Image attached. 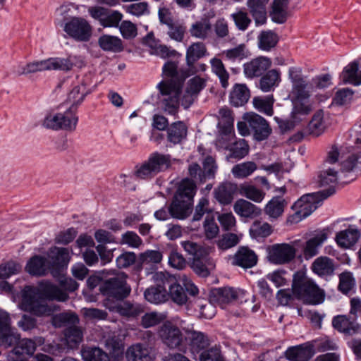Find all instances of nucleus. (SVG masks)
Instances as JSON below:
<instances>
[{
    "instance_id": "obj_1",
    "label": "nucleus",
    "mask_w": 361,
    "mask_h": 361,
    "mask_svg": "<svg viewBox=\"0 0 361 361\" xmlns=\"http://www.w3.org/2000/svg\"><path fill=\"white\" fill-rule=\"evenodd\" d=\"M39 295L49 300H56L64 302L68 298V294L58 286L49 281H42L38 287L25 286L21 293V302L20 308L30 312L37 316L50 315L58 310V307L54 305H47L41 300Z\"/></svg>"
},
{
    "instance_id": "obj_2",
    "label": "nucleus",
    "mask_w": 361,
    "mask_h": 361,
    "mask_svg": "<svg viewBox=\"0 0 361 361\" xmlns=\"http://www.w3.org/2000/svg\"><path fill=\"white\" fill-rule=\"evenodd\" d=\"M288 78L292 84L288 96L293 104V117L298 121L305 119L314 109L311 99L314 92L312 85L303 75L300 67H290L288 69Z\"/></svg>"
},
{
    "instance_id": "obj_3",
    "label": "nucleus",
    "mask_w": 361,
    "mask_h": 361,
    "mask_svg": "<svg viewBox=\"0 0 361 361\" xmlns=\"http://www.w3.org/2000/svg\"><path fill=\"white\" fill-rule=\"evenodd\" d=\"M157 87L160 92L159 99L161 107L170 114H174L177 111L180 102L185 109H187L197 97L186 88L180 94V85L173 82L161 81Z\"/></svg>"
},
{
    "instance_id": "obj_4",
    "label": "nucleus",
    "mask_w": 361,
    "mask_h": 361,
    "mask_svg": "<svg viewBox=\"0 0 361 361\" xmlns=\"http://www.w3.org/2000/svg\"><path fill=\"white\" fill-rule=\"evenodd\" d=\"M100 290L106 296L104 305L111 311H114L118 307V302L128 297L131 291L126 282V275L123 272L118 273L107 279L100 287Z\"/></svg>"
},
{
    "instance_id": "obj_5",
    "label": "nucleus",
    "mask_w": 361,
    "mask_h": 361,
    "mask_svg": "<svg viewBox=\"0 0 361 361\" xmlns=\"http://www.w3.org/2000/svg\"><path fill=\"white\" fill-rule=\"evenodd\" d=\"M334 192L335 189L331 185L326 190L302 196L292 206L295 212L288 217V221L292 224L300 222L310 215L324 200Z\"/></svg>"
},
{
    "instance_id": "obj_6",
    "label": "nucleus",
    "mask_w": 361,
    "mask_h": 361,
    "mask_svg": "<svg viewBox=\"0 0 361 361\" xmlns=\"http://www.w3.org/2000/svg\"><path fill=\"white\" fill-rule=\"evenodd\" d=\"M293 293L295 298L307 304L317 305L322 303L324 299L323 291L301 271L293 275Z\"/></svg>"
},
{
    "instance_id": "obj_7",
    "label": "nucleus",
    "mask_w": 361,
    "mask_h": 361,
    "mask_svg": "<svg viewBox=\"0 0 361 361\" xmlns=\"http://www.w3.org/2000/svg\"><path fill=\"white\" fill-rule=\"evenodd\" d=\"M78 121V117L73 107H68L64 112L53 111L47 114L42 125L47 129L73 132L76 129Z\"/></svg>"
},
{
    "instance_id": "obj_8",
    "label": "nucleus",
    "mask_w": 361,
    "mask_h": 361,
    "mask_svg": "<svg viewBox=\"0 0 361 361\" xmlns=\"http://www.w3.org/2000/svg\"><path fill=\"white\" fill-rule=\"evenodd\" d=\"M171 165L169 154L154 152L135 171V176L140 179H149L160 172L167 170Z\"/></svg>"
},
{
    "instance_id": "obj_9",
    "label": "nucleus",
    "mask_w": 361,
    "mask_h": 361,
    "mask_svg": "<svg viewBox=\"0 0 361 361\" xmlns=\"http://www.w3.org/2000/svg\"><path fill=\"white\" fill-rule=\"evenodd\" d=\"M357 147L361 150V137L357 139ZM346 147L343 146L338 147L337 145H332L327 152L325 159V164H334L341 161V170L343 172H349L353 170L361 159V154H352L345 157Z\"/></svg>"
},
{
    "instance_id": "obj_10",
    "label": "nucleus",
    "mask_w": 361,
    "mask_h": 361,
    "mask_svg": "<svg viewBox=\"0 0 361 361\" xmlns=\"http://www.w3.org/2000/svg\"><path fill=\"white\" fill-rule=\"evenodd\" d=\"M300 240L289 243H276L267 249L268 260L276 265L288 264L291 262L296 255L295 247L298 245Z\"/></svg>"
},
{
    "instance_id": "obj_11",
    "label": "nucleus",
    "mask_w": 361,
    "mask_h": 361,
    "mask_svg": "<svg viewBox=\"0 0 361 361\" xmlns=\"http://www.w3.org/2000/svg\"><path fill=\"white\" fill-rule=\"evenodd\" d=\"M64 32L78 42H87L92 35L90 23L81 17H73L63 25Z\"/></svg>"
},
{
    "instance_id": "obj_12",
    "label": "nucleus",
    "mask_w": 361,
    "mask_h": 361,
    "mask_svg": "<svg viewBox=\"0 0 361 361\" xmlns=\"http://www.w3.org/2000/svg\"><path fill=\"white\" fill-rule=\"evenodd\" d=\"M154 281L162 282L163 285L169 286L168 298L169 297L178 305H183L188 300L187 295L183 288L177 283L176 277L169 273L159 271L153 274Z\"/></svg>"
},
{
    "instance_id": "obj_13",
    "label": "nucleus",
    "mask_w": 361,
    "mask_h": 361,
    "mask_svg": "<svg viewBox=\"0 0 361 361\" xmlns=\"http://www.w3.org/2000/svg\"><path fill=\"white\" fill-rule=\"evenodd\" d=\"M159 338L170 349L179 348L183 342V335L180 329L171 322H165L159 329Z\"/></svg>"
},
{
    "instance_id": "obj_14",
    "label": "nucleus",
    "mask_w": 361,
    "mask_h": 361,
    "mask_svg": "<svg viewBox=\"0 0 361 361\" xmlns=\"http://www.w3.org/2000/svg\"><path fill=\"white\" fill-rule=\"evenodd\" d=\"M47 260L51 268V274L55 276L61 269L68 265L70 260L68 250L65 247H52L47 252Z\"/></svg>"
},
{
    "instance_id": "obj_15",
    "label": "nucleus",
    "mask_w": 361,
    "mask_h": 361,
    "mask_svg": "<svg viewBox=\"0 0 361 361\" xmlns=\"http://www.w3.org/2000/svg\"><path fill=\"white\" fill-rule=\"evenodd\" d=\"M19 340V334L11 328L8 314L0 310V345L8 348L16 344Z\"/></svg>"
},
{
    "instance_id": "obj_16",
    "label": "nucleus",
    "mask_w": 361,
    "mask_h": 361,
    "mask_svg": "<svg viewBox=\"0 0 361 361\" xmlns=\"http://www.w3.org/2000/svg\"><path fill=\"white\" fill-rule=\"evenodd\" d=\"M249 127L254 133V137L259 141L267 139L271 133V128L268 122L261 116L255 113L247 114L243 116Z\"/></svg>"
},
{
    "instance_id": "obj_17",
    "label": "nucleus",
    "mask_w": 361,
    "mask_h": 361,
    "mask_svg": "<svg viewBox=\"0 0 361 361\" xmlns=\"http://www.w3.org/2000/svg\"><path fill=\"white\" fill-rule=\"evenodd\" d=\"M329 238L327 229L315 231L306 241L303 248V257L308 260L319 253V247Z\"/></svg>"
},
{
    "instance_id": "obj_18",
    "label": "nucleus",
    "mask_w": 361,
    "mask_h": 361,
    "mask_svg": "<svg viewBox=\"0 0 361 361\" xmlns=\"http://www.w3.org/2000/svg\"><path fill=\"white\" fill-rule=\"evenodd\" d=\"M271 66V61L266 56H259L244 63L243 73L246 78L252 79L262 75Z\"/></svg>"
},
{
    "instance_id": "obj_19",
    "label": "nucleus",
    "mask_w": 361,
    "mask_h": 361,
    "mask_svg": "<svg viewBox=\"0 0 361 361\" xmlns=\"http://www.w3.org/2000/svg\"><path fill=\"white\" fill-rule=\"evenodd\" d=\"M49 71H61L68 72L76 66L79 68L85 66L84 61L79 56H68L66 58H49Z\"/></svg>"
},
{
    "instance_id": "obj_20",
    "label": "nucleus",
    "mask_w": 361,
    "mask_h": 361,
    "mask_svg": "<svg viewBox=\"0 0 361 361\" xmlns=\"http://www.w3.org/2000/svg\"><path fill=\"white\" fill-rule=\"evenodd\" d=\"M269 0H247L246 6L257 26L266 23L267 4Z\"/></svg>"
},
{
    "instance_id": "obj_21",
    "label": "nucleus",
    "mask_w": 361,
    "mask_h": 361,
    "mask_svg": "<svg viewBox=\"0 0 361 361\" xmlns=\"http://www.w3.org/2000/svg\"><path fill=\"white\" fill-rule=\"evenodd\" d=\"M92 92L87 81L82 80L80 83L73 87L68 96V102L71 104L69 107H73L74 112H76L78 106L84 100L85 97Z\"/></svg>"
},
{
    "instance_id": "obj_22",
    "label": "nucleus",
    "mask_w": 361,
    "mask_h": 361,
    "mask_svg": "<svg viewBox=\"0 0 361 361\" xmlns=\"http://www.w3.org/2000/svg\"><path fill=\"white\" fill-rule=\"evenodd\" d=\"M192 204L193 202L174 196L169 207L170 215L175 219H184L190 214Z\"/></svg>"
},
{
    "instance_id": "obj_23",
    "label": "nucleus",
    "mask_w": 361,
    "mask_h": 361,
    "mask_svg": "<svg viewBox=\"0 0 361 361\" xmlns=\"http://www.w3.org/2000/svg\"><path fill=\"white\" fill-rule=\"evenodd\" d=\"M360 63L361 60H355L343 68L341 74V78L344 83L356 86L361 85Z\"/></svg>"
},
{
    "instance_id": "obj_24",
    "label": "nucleus",
    "mask_w": 361,
    "mask_h": 361,
    "mask_svg": "<svg viewBox=\"0 0 361 361\" xmlns=\"http://www.w3.org/2000/svg\"><path fill=\"white\" fill-rule=\"evenodd\" d=\"M257 257L254 251L246 247H241L236 252L233 259V264L243 268H251L256 265Z\"/></svg>"
},
{
    "instance_id": "obj_25",
    "label": "nucleus",
    "mask_w": 361,
    "mask_h": 361,
    "mask_svg": "<svg viewBox=\"0 0 361 361\" xmlns=\"http://www.w3.org/2000/svg\"><path fill=\"white\" fill-rule=\"evenodd\" d=\"M156 286H150L144 292V297L147 301L153 304H161L168 300V293L165 288L166 285L162 282L154 281Z\"/></svg>"
},
{
    "instance_id": "obj_26",
    "label": "nucleus",
    "mask_w": 361,
    "mask_h": 361,
    "mask_svg": "<svg viewBox=\"0 0 361 361\" xmlns=\"http://www.w3.org/2000/svg\"><path fill=\"white\" fill-rule=\"evenodd\" d=\"M360 236L359 230L350 226L347 229L336 233V241L341 247L349 248L357 242Z\"/></svg>"
},
{
    "instance_id": "obj_27",
    "label": "nucleus",
    "mask_w": 361,
    "mask_h": 361,
    "mask_svg": "<svg viewBox=\"0 0 361 361\" xmlns=\"http://www.w3.org/2000/svg\"><path fill=\"white\" fill-rule=\"evenodd\" d=\"M25 269L33 276H44L49 271L51 272V268L47 259L38 255L32 257L27 262Z\"/></svg>"
},
{
    "instance_id": "obj_28",
    "label": "nucleus",
    "mask_w": 361,
    "mask_h": 361,
    "mask_svg": "<svg viewBox=\"0 0 361 361\" xmlns=\"http://www.w3.org/2000/svg\"><path fill=\"white\" fill-rule=\"evenodd\" d=\"M329 122L327 116L323 110H317L308 124V130L311 135L319 136L328 128Z\"/></svg>"
},
{
    "instance_id": "obj_29",
    "label": "nucleus",
    "mask_w": 361,
    "mask_h": 361,
    "mask_svg": "<svg viewBox=\"0 0 361 361\" xmlns=\"http://www.w3.org/2000/svg\"><path fill=\"white\" fill-rule=\"evenodd\" d=\"M311 269L321 277L331 276L334 272V261L327 257H319L312 264Z\"/></svg>"
},
{
    "instance_id": "obj_30",
    "label": "nucleus",
    "mask_w": 361,
    "mask_h": 361,
    "mask_svg": "<svg viewBox=\"0 0 361 361\" xmlns=\"http://www.w3.org/2000/svg\"><path fill=\"white\" fill-rule=\"evenodd\" d=\"M126 358L127 361H152L148 348L140 343L128 348Z\"/></svg>"
},
{
    "instance_id": "obj_31",
    "label": "nucleus",
    "mask_w": 361,
    "mask_h": 361,
    "mask_svg": "<svg viewBox=\"0 0 361 361\" xmlns=\"http://www.w3.org/2000/svg\"><path fill=\"white\" fill-rule=\"evenodd\" d=\"M287 205L286 201L281 197H274L266 204L264 212L271 220H275L281 216Z\"/></svg>"
},
{
    "instance_id": "obj_32",
    "label": "nucleus",
    "mask_w": 361,
    "mask_h": 361,
    "mask_svg": "<svg viewBox=\"0 0 361 361\" xmlns=\"http://www.w3.org/2000/svg\"><path fill=\"white\" fill-rule=\"evenodd\" d=\"M233 210L238 215L245 218H254L261 214L259 207L244 199H239L235 202Z\"/></svg>"
},
{
    "instance_id": "obj_33",
    "label": "nucleus",
    "mask_w": 361,
    "mask_h": 361,
    "mask_svg": "<svg viewBox=\"0 0 361 361\" xmlns=\"http://www.w3.org/2000/svg\"><path fill=\"white\" fill-rule=\"evenodd\" d=\"M332 325L338 331L346 335H353L356 334L360 326L354 321H350L346 316L338 315L332 320Z\"/></svg>"
},
{
    "instance_id": "obj_34",
    "label": "nucleus",
    "mask_w": 361,
    "mask_h": 361,
    "mask_svg": "<svg viewBox=\"0 0 361 361\" xmlns=\"http://www.w3.org/2000/svg\"><path fill=\"white\" fill-rule=\"evenodd\" d=\"M281 81V73L276 69H271L264 74L259 81L258 87L264 92L272 91Z\"/></svg>"
},
{
    "instance_id": "obj_35",
    "label": "nucleus",
    "mask_w": 361,
    "mask_h": 361,
    "mask_svg": "<svg viewBox=\"0 0 361 361\" xmlns=\"http://www.w3.org/2000/svg\"><path fill=\"white\" fill-rule=\"evenodd\" d=\"M237 189L236 185L230 182L221 184L214 190V197L222 204H230Z\"/></svg>"
},
{
    "instance_id": "obj_36",
    "label": "nucleus",
    "mask_w": 361,
    "mask_h": 361,
    "mask_svg": "<svg viewBox=\"0 0 361 361\" xmlns=\"http://www.w3.org/2000/svg\"><path fill=\"white\" fill-rule=\"evenodd\" d=\"M186 136L187 127L183 122L178 121L173 123L167 128V139L173 145L180 143Z\"/></svg>"
},
{
    "instance_id": "obj_37",
    "label": "nucleus",
    "mask_w": 361,
    "mask_h": 361,
    "mask_svg": "<svg viewBox=\"0 0 361 361\" xmlns=\"http://www.w3.org/2000/svg\"><path fill=\"white\" fill-rule=\"evenodd\" d=\"M275 99L273 95L258 96L252 99V104L256 110L267 116L274 114V104Z\"/></svg>"
},
{
    "instance_id": "obj_38",
    "label": "nucleus",
    "mask_w": 361,
    "mask_h": 361,
    "mask_svg": "<svg viewBox=\"0 0 361 361\" xmlns=\"http://www.w3.org/2000/svg\"><path fill=\"white\" fill-rule=\"evenodd\" d=\"M250 98V90L245 85L236 84L230 94V102L235 106L245 104Z\"/></svg>"
},
{
    "instance_id": "obj_39",
    "label": "nucleus",
    "mask_w": 361,
    "mask_h": 361,
    "mask_svg": "<svg viewBox=\"0 0 361 361\" xmlns=\"http://www.w3.org/2000/svg\"><path fill=\"white\" fill-rule=\"evenodd\" d=\"M65 343L68 349H74L82 341L83 332L82 329L74 325L68 326L65 331Z\"/></svg>"
},
{
    "instance_id": "obj_40",
    "label": "nucleus",
    "mask_w": 361,
    "mask_h": 361,
    "mask_svg": "<svg viewBox=\"0 0 361 361\" xmlns=\"http://www.w3.org/2000/svg\"><path fill=\"white\" fill-rule=\"evenodd\" d=\"M196 190L197 188L194 181L189 178H185L179 183L174 196L193 202Z\"/></svg>"
},
{
    "instance_id": "obj_41",
    "label": "nucleus",
    "mask_w": 361,
    "mask_h": 361,
    "mask_svg": "<svg viewBox=\"0 0 361 361\" xmlns=\"http://www.w3.org/2000/svg\"><path fill=\"white\" fill-rule=\"evenodd\" d=\"M187 338L190 340V345L193 352L199 353L209 345L208 338L200 331H188Z\"/></svg>"
},
{
    "instance_id": "obj_42",
    "label": "nucleus",
    "mask_w": 361,
    "mask_h": 361,
    "mask_svg": "<svg viewBox=\"0 0 361 361\" xmlns=\"http://www.w3.org/2000/svg\"><path fill=\"white\" fill-rule=\"evenodd\" d=\"M288 0H274L270 16L277 23H283L287 19Z\"/></svg>"
},
{
    "instance_id": "obj_43",
    "label": "nucleus",
    "mask_w": 361,
    "mask_h": 361,
    "mask_svg": "<svg viewBox=\"0 0 361 361\" xmlns=\"http://www.w3.org/2000/svg\"><path fill=\"white\" fill-rule=\"evenodd\" d=\"M207 256L204 258H195L192 262L194 271L200 276L206 277L209 275L211 270L215 267V263Z\"/></svg>"
},
{
    "instance_id": "obj_44",
    "label": "nucleus",
    "mask_w": 361,
    "mask_h": 361,
    "mask_svg": "<svg viewBox=\"0 0 361 361\" xmlns=\"http://www.w3.org/2000/svg\"><path fill=\"white\" fill-rule=\"evenodd\" d=\"M98 43L104 51L119 52L123 50L122 41L116 36L104 35L99 38Z\"/></svg>"
},
{
    "instance_id": "obj_45",
    "label": "nucleus",
    "mask_w": 361,
    "mask_h": 361,
    "mask_svg": "<svg viewBox=\"0 0 361 361\" xmlns=\"http://www.w3.org/2000/svg\"><path fill=\"white\" fill-rule=\"evenodd\" d=\"M258 47L263 51H269L278 43V35L271 30L262 31L257 37Z\"/></svg>"
},
{
    "instance_id": "obj_46",
    "label": "nucleus",
    "mask_w": 361,
    "mask_h": 361,
    "mask_svg": "<svg viewBox=\"0 0 361 361\" xmlns=\"http://www.w3.org/2000/svg\"><path fill=\"white\" fill-rule=\"evenodd\" d=\"M212 30V25L209 20H203L197 21L191 25L189 30L190 35L195 38L205 39Z\"/></svg>"
},
{
    "instance_id": "obj_47",
    "label": "nucleus",
    "mask_w": 361,
    "mask_h": 361,
    "mask_svg": "<svg viewBox=\"0 0 361 361\" xmlns=\"http://www.w3.org/2000/svg\"><path fill=\"white\" fill-rule=\"evenodd\" d=\"M257 169V164L253 161H245L235 164L231 169L233 176L239 179L251 176Z\"/></svg>"
},
{
    "instance_id": "obj_48",
    "label": "nucleus",
    "mask_w": 361,
    "mask_h": 361,
    "mask_svg": "<svg viewBox=\"0 0 361 361\" xmlns=\"http://www.w3.org/2000/svg\"><path fill=\"white\" fill-rule=\"evenodd\" d=\"M81 355L84 361H110L108 354L96 347L83 348Z\"/></svg>"
},
{
    "instance_id": "obj_49",
    "label": "nucleus",
    "mask_w": 361,
    "mask_h": 361,
    "mask_svg": "<svg viewBox=\"0 0 361 361\" xmlns=\"http://www.w3.org/2000/svg\"><path fill=\"white\" fill-rule=\"evenodd\" d=\"M239 192L241 195L257 203L262 202L265 197V192L250 184H241Z\"/></svg>"
},
{
    "instance_id": "obj_50",
    "label": "nucleus",
    "mask_w": 361,
    "mask_h": 361,
    "mask_svg": "<svg viewBox=\"0 0 361 361\" xmlns=\"http://www.w3.org/2000/svg\"><path fill=\"white\" fill-rule=\"evenodd\" d=\"M230 152L227 159L235 158L241 159L244 158L249 152V146L244 139H240L227 147Z\"/></svg>"
},
{
    "instance_id": "obj_51",
    "label": "nucleus",
    "mask_w": 361,
    "mask_h": 361,
    "mask_svg": "<svg viewBox=\"0 0 361 361\" xmlns=\"http://www.w3.org/2000/svg\"><path fill=\"white\" fill-rule=\"evenodd\" d=\"M207 54L205 45L200 42H194L190 44L186 51V63L196 62Z\"/></svg>"
},
{
    "instance_id": "obj_52",
    "label": "nucleus",
    "mask_w": 361,
    "mask_h": 361,
    "mask_svg": "<svg viewBox=\"0 0 361 361\" xmlns=\"http://www.w3.org/2000/svg\"><path fill=\"white\" fill-rule=\"evenodd\" d=\"M79 322L78 317L73 312H63L55 314L51 318L53 326L60 328L65 326H71Z\"/></svg>"
},
{
    "instance_id": "obj_53",
    "label": "nucleus",
    "mask_w": 361,
    "mask_h": 361,
    "mask_svg": "<svg viewBox=\"0 0 361 361\" xmlns=\"http://www.w3.org/2000/svg\"><path fill=\"white\" fill-rule=\"evenodd\" d=\"M184 250L192 257V259L204 258L209 255L208 250L192 240H184L180 243Z\"/></svg>"
},
{
    "instance_id": "obj_54",
    "label": "nucleus",
    "mask_w": 361,
    "mask_h": 361,
    "mask_svg": "<svg viewBox=\"0 0 361 361\" xmlns=\"http://www.w3.org/2000/svg\"><path fill=\"white\" fill-rule=\"evenodd\" d=\"M212 72L216 74L220 80L223 87L226 88L228 85L229 74L226 70L221 60L217 58H213L210 60Z\"/></svg>"
},
{
    "instance_id": "obj_55",
    "label": "nucleus",
    "mask_w": 361,
    "mask_h": 361,
    "mask_svg": "<svg viewBox=\"0 0 361 361\" xmlns=\"http://www.w3.org/2000/svg\"><path fill=\"white\" fill-rule=\"evenodd\" d=\"M230 18L240 31H245L252 23L248 13L243 9H237L231 14Z\"/></svg>"
},
{
    "instance_id": "obj_56",
    "label": "nucleus",
    "mask_w": 361,
    "mask_h": 361,
    "mask_svg": "<svg viewBox=\"0 0 361 361\" xmlns=\"http://www.w3.org/2000/svg\"><path fill=\"white\" fill-rule=\"evenodd\" d=\"M285 356L290 361H307L310 351L302 345H298L289 348L285 352Z\"/></svg>"
},
{
    "instance_id": "obj_57",
    "label": "nucleus",
    "mask_w": 361,
    "mask_h": 361,
    "mask_svg": "<svg viewBox=\"0 0 361 361\" xmlns=\"http://www.w3.org/2000/svg\"><path fill=\"white\" fill-rule=\"evenodd\" d=\"M134 2L135 3L123 6L126 13L136 17L148 15L149 13V4L147 2L142 1Z\"/></svg>"
},
{
    "instance_id": "obj_58",
    "label": "nucleus",
    "mask_w": 361,
    "mask_h": 361,
    "mask_svg": "<svg viewBox=\"0 0 361 361\" xmlns=\"http://www.w3.org/2000/svg\"><path fill=\"white\" fill-rule=\"evenodd\" d=\"M222 56L230 61H241L247 56V50L244 44H240L233 48L224 50Z\"/></svg>"
},
{
    "instance_id": "obj_59",
    "label": "nucleus",
    "mask_w": 361,
    "mask_h": 361,
    "mask_svg": "<svg viewBox=\"0 0 361 361\" xmlns=\"http://www.w3.org/2000/svg\"><path fill=\"white\" fill-rule=\"evenodd\" d=\"M272 226L267 222L255 221L252 225L250 232L255 238H266L271 234Z\"/></svg>"
},
{
    "instance_id": "obj_60",
    "label": "nucleus",
    "mask_w": 361,
    "mask_h": 361,
    "mask_svg": "<svg viewBox=\"0 0 361 361\" xmlns=\"http://www.w3.org/2000/svg\"><path fill=\"white\" fill-rule=\"evenodd\" d=\"M215 295L221 303H229L238 297V291L231 287L220 288L215 290Z\"/></svg>"
},
{
    "instance_id": "obj_61",
    "label": "nucleus",
    "mask_w": 361,
    "mask_h": 361,
    "mask_svg": "<svg viewBox=\"0 0 361 361\" xmlns=\"http://www.w3.org/2000/svg\"><path fill=\"white\" fill-rule=\"evenodd\" d=\"M166 318V314L157 312L146 313L142 317L141 324L144 328L154 326Z\"/></svg>"
},
{
    "instance_id": "obj_62",
    "label": "nucleus",
    "mask_w": 361,
    "mask_h": 361,
    "mask_svg": "<svg viewBox=\"0 0 361 361\" xmlns=\"http://www.w3.org/2000/svg\"><path fill=\"white\" fill-rule=\"evenodd\" d=\"M128 317H136L142 312V307L139 304H132L128 302L121 304L118 302V307L114 310Z\"/></svg>"
},
{
    "instance_id": "obj_63",
    "label": "nucleus",
    "mask_w": 361,
    "mask_h": 361,
    "mask_svg": "<svg viewBox=\"0 0 361 361\" xmlns=\"http://www.w3.org/2000/svg\"><path fill=\"white\" fill-rule=\"evenodd\" d=\"M123 18V14L116 10H107L101 25L104 27H116Z\"/></svg>"
},
{
    "instance_id": "obj_64",
    "label": "nucleus",
    "mask_w": 361,
    "mask_h": 361,
    "mask_svg": "<svg viewBox=\"0 0 361 361\" xmlns=\"http://www.w3.org/2000/svg\"><path fill=\"white\" fill-rule=\"evenodd\" d=\"M167 28V35L171 39L178 42L183 41L185 32V27L183 23L176 20Z\"/></svg>"
}]
</instances>
